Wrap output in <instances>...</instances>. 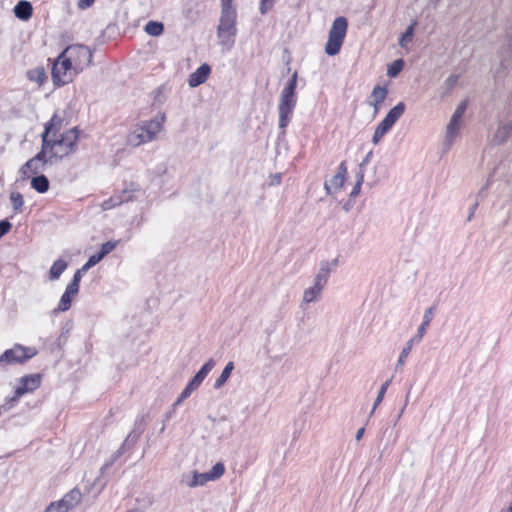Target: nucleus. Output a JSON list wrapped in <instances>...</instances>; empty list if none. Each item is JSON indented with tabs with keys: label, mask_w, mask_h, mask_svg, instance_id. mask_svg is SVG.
<instances>
[{
	"label": "nucleus",
	"mask_w": 512,
	"mask_h": 512,
	"mask_svg": "<svg viewBox=\"0 0 512 512\" xmlns=\"http://www.w3.org/2000/svg\"><path fill=\"white\" fill-rule=\"evenodd\" d=\"M211 72V68L208 64H202L196 71L190 74L188 79V84L190 87H197L204 83L209 74Z\"/></svg>",
	"instance_id": "nucleus-15"
},
{
	"label": "nucleus",
	"mask_w": 512,
	"mask_h": 512,
	"mask_svg": "<svg viewBox=\"0 0 512 512\" xmlns=\"http://www.w3.org/2000/svg\"><path fill=\"white\" fill-rule=\"evenodd\" d=\"M347 174V168L344 163H341L338 172L324 184L325 190L328 194L337 193L344 185Z\"/></svg>",
	"instance_id": "nucleus-13"
},
{
	"label": "nucleus",
	"mask_w": 512,
	"mask_h": 512,
	"mask_svg": "<svg viewBox=\"0 0 512 512\" xmlns=\"http://www.w3.org/2000/svg\"><path fill=\"white\" fill-rule=\"evenodd\" d=\"M403 408H405V406H404ZM403 412H404V409H401V412H400V414H399V417L402 415V413H403Z\"/></svg>",
	"instance_id": "nucleus-51"
},
{
	"label": "nucleus",
	"mask_w": 512,
	"mask_h": 512,
	"mask_svg": "<svg viewBox=\"0 0 512 512\" xmlns=\"http://www.w3.org/2000/svg\"><path fill=\"white\" fill-rule=\"evenodd\" d=\"M274 5V0H261L260 13L266 14Z\"/></svg>",
	"instance_id": "nucleus-41"
},
{
	"label": "nucleus",
	"mask_w": 512,
	"mask_h": 512,
	"mask_svg": "<svg viewBox=\"0 0 512 512\" xmlns=\"http://www.w3.org/2000/svg\"><path fill=\"white\" fill-rule=\"evenodd\" d=\"M221 13H237L233 0H221Z\"/></svg>",
	"instance_id": "nucleus-37"
},
{
	"label": "nucleus",
	"mask_w": 512,
	"mask_h": 512,
	"mask_svg": "<svg viewBox=\"0 0 512 512\" xmlns=\"http://www.w3.org/2000/svg\"><path fill=\"white\" fill-rule=\"evenodd\" d=\"M506 512H512V503L510 504V506L508 507V509L506 510Z\"/></svg>",
	"instance_id": "nucleus-49"
},
{
	"label": "nucleus",
	"mask_w": 512,
	"mask_h": 512,
	"mask_svg": "<svg viewBox=\"0 0 512 512\" xmlns=\"http://www.w3.org/2000/svg\"><path fill=\"white\" fill-rule=\"evenodd\" d=\"M415 342H416V338H414V337L407 341L405 347L402 349V351L399 355V358L397 361V367H402L404 365L408 355L410 354V352L412 350L413 344Z\"/></svg>",
	"instance_id": "nucleus-30"
},
{
	"label": "nucleus",
	"mask_w": 512,
	"mask_h": 512,
	"mask_svg": "<svg viewBox=\"0 0 512 512\" xmlns=\"http://www.w3.org/2000/svg\"><path fill=\"white\" fill-rule=\"evenodd\" d=\"M456 82H457V77L456 76H450L447 79V81H446V83H447L449 88H452L455 85Z\"/></svg>",
	"instance_id": "nucleus-46"
},
{
	"label": "nucleus",
	"mask_w": 512,
	"mask_h": 512,
	"mask_svg": "<svg viewBox=\"0 0 512 512\" xmlns=\"http://www.w3.org/2000/svg\"><path fill=\"white\" fill-rule=\"evenodd\" d=\"M84 272L82 270V268L78 271H76V273L74 274V277H73V280L72 282L68 285V287L76 290V291H79V283H80V280H81V273Z\"/></svg>",
	"instance_id": "nucleus-40"
},
{
	"label": "nucleus",
	"mask_w": 512,
	"mask_h": 512,
	"mask_svg": "<svg viewBox=\"0 0 512 512\" xmlns=\"http://www.w3.org/2000/svg\"><path fill=\"white\" fill-rule=\"evenodd\" d=\"M49 161H51V159H49V156H47V154L44 152V150L42 148L41 151L36 156H34L30 160H28L19 169V174L21 176V179L23 181H25V180L29 179L31 176L37 175L40 171L43 170L44 166Z\"/></svg>",
	"instance_id": "nucleus-10"
},
{
	"label": "nucleus",
	"mask_w": 512,
	"mask_h": 512,
	"mask_svg": "<svg viewBox=\"0 0 512 512\" xmlns=\"http://www.w3.org/2000/svg\"><path fill=\"white\" fill-rule=\"evenodd\" d=\"M10 201L12 203L13 209L16 212H21L22 207L24 205L23 196L20 192L13 191L10 194Z\"/></svg>",
	"instance_id": "nucleus-33"
},
{
	"label": "nucleus",
	"mask_w": 512,
	"mask_h": 512,
	"mask_svg": "<svg viewBox=\"0 0 512 512\" xmlns=\"http://www.w3.org/2000/svg\"><path fill=\"white\" fill-rule=\"evenodd\" d=\"M145 32L151 36H160L163 33L164 26L161 22L149 21L144 28Z\"/></svg>",
	"instance_id": "nucleus-29"
},
{
	"label": "nucleus",
	"mask_w": 512,
	"mask_h": 512,
	"mask_svg": "<svg viewBox=\"0 0 512 512\" xmlns=\"http://www.w3.org/2000/svg\"><path fill=\"white\" fill-rule=\"evenodd\" d=\"M118 241H108L104 243L101 247L100 253L105 257L107 254L112 252L117 246Z\"/></svg>",
	"instance_id": "nucleus-38"
},
{
	"label": "nucleus",
	"mask_w": 512,
	"mask_h": 512,
	"mask_svg": "<svg viewBox=\"0 0 512 512\" xmlns=\"http://www.w3.org/2000/svg\"><path fill=\"white\" fill-rule=\"evenodd\" d=\"M32 5L30 2L21 0L14 7L15 16L21 20H28L32 15Z\"/></svg>",
	"instance_id": "nucleus-20"
},
{
	"label": "nucleus",
	"mask_w": 512,
	"mask_h": 512,
	"mask_svg": "<svg viewBox=\"0 0 512 512\" xmlns=\"http://www.w3.org/2000/svg\"><path fill=\"white\" fill-rule=\"evenodd\" d=\"M94 3V0H79L78 7L81 9H86L90 7Z\"/></svg>",
	"instance_id": "nucleus-45"
},
{
	"label": "nucleus",
	"mask_w": 512,
	"mask_h": 512,
	"mask_svg": "<svg viewBox=\"0 0 512 512\" xmlns=\"http://www.w3.org/2000/svg\"><path fill=\"white\" fill-rule=\"evenodd\" d=\"M31 187L39 193H45L49 189V180L44 175H38L31 179Z\"/></svg>",
	"instance_id": "nucleus-23"
},
{
	"label": "nucleus",
	"mask_w": 512,
	"mask_h": 512,
	"mask_svg": "<svg viewBox=\"0 0 512 512\" xmlns=\"http://www.w3.org/2000/svg\"><path fill=\"white\" fill-rule=\"evenodd\" d=\"M364 433H365V428L364 427H361L360 429H358L357 432H356V435H355L356 440L360 441L362 439Z\"/></svg>",
	"instance_id": "nucleus-47"
},
{
	"label": "nucleus",
	"mask_w": 512,
	"mask_h": 512,
	"mask_svg": "<svg viewBox=\"0 0 512 512\" xmlns=\"http://www.w3.org/2000/svg\"><path fill=\"white\" fill-rule=\"evenodd\" d=\"M390 383H391V380H387V381H385V382L381 385L380 390H379V392H378V395H377V397H376V399H375V402H374V404H373V407H372V410H371V414H372V413H374V411L376 410V408L378 407V405L382 402V400H383V398H384V396H385V393H386V391H387V389H388V387H389Z\"/></svg>",
	"instance_id": "nucleus-34"
},
{
	"label": "nucleus",
	"mask_w": 512,
	"mask_h": 512,
	"mask_svg": "<svg viewBox=\"0 0 512 512\" xmlns=\"http://www.w3.org/2000/svg\"><path fill=\"white\" fill-rule=\"evenodd\" d=\"M462 124L463 120H458L453 117L450 118L445 134V145L447 146V148H450L453 142L455 141L462 127Z\"/></svg>",
	"instance_id": "nucleus-16"
},
{
	"label": "nucleus",
	"mask_w": 512,
	"mask_h": 512,
	"mask_svg": "<svg viewBox=\"0 0 512 512\" xmlns=\"http://www.w3.org/2000/svg\"><path fill=\"white\" fill-rule=\"evenodd\" d=\"M78 291L67 286L64 294L62 295L58 307L55 311L65 312L70 309L72 300L76 297Z\"/></svg>",
	"instance_id": "nucleus-18"
},
{
	"label": "nucleus",
	"mask_w": 512,
	"mask_h": 512,
	"mask_svg": "<svg viewBox=\"0 0 512 512\" xmlns=\"http://www.w3.org/2000/svg\"><path fill=\"white\" fill-rule=\"evenodd\" d=\"M197 389L195 386H193L190 382L187 384V386L184 388V390L179 395L178 399L176 400L174 405H180L186 398H188L191 393Z\"/></svg>",
	"instance_id": "nucleus-36"
},
{
	"label": "nucleus",
	"mask_w": 512,
	"mask_h": 512,
	"mask_svg": "<svg viewBox=\"0 0 512 512\" xmlns=\"http://www.w3.org/2000/svg\"><path fill=\"white\" fill-rule=\"evenodd\" d=\"M370 104L373 106L374 114L376 115L379 112L382 103H377V101L370 100Z\"/></svg>",
	"instance_id": "nucleus-48"
},
{
	"label": "nucleus",
	"mask_w": 512,
	"mask_h": 512,
	"mask_svg": "<svg viewBox=\"0 0 512 512\" xmlns=\"http://www.w3.org/2000/svg\"><path fill=\"white\" fill-rule=\"evenodd\" d=\"M11 228L10 222L7 220L0 221V238L5 235Z\"/></svg>",
	"instance_id": "nucleus-43"
},
{
	"label": "nucleus",
	"mask_w": 512,
	"mask_h": 512,
	"mask_svg": "<svg viewBox=\"0 0 512 512\" xmlns=\"http://www.w3.org/2000/svg\"><path fill=\"white\" fill-rule=\"evenodd\" d=\"M181 483L188 488L204 486L208 483L205 473L193 471L190 475H183Z\"/></svg>",
	"instance_id": "nucleus-17"
},
{
	"label": "nucleus",
	"mask_w": 512,
	"mask_h": 512,
	"mask_svg": "<svg viewBox=\"0 0 512 512\" xmlns=\"http://www.w3.org/2000/svg\"><path fill=\"white\" fill-rule=\"evenodd\" d=\"M388 94V90L385 87L377 85L374 87L371 93V100L377 101V103H383Z\"/></svg>",
	"instance_id": "nucleus-31"
},
{
	"label": "nucleus",
	"mask_w": 512,
	"mask_h": 512,
	"mask_svg": "<svg viewBox=\"0 0 512 512\" xmlns=\"http://www.w3.org/2000/svg\"><path fill=\"white\" fill-rule=\"evenodd\" d=\"M296 86H297V72L295 71L291 78L286 83L285 87L283 88L280 100H279V106H278V112H279V127L281 129H284L287 127V125L290 122L293 110L296 106L297 102V96H296Z\"/></svg>",
	"instance_id": "nucleus-4"
},
{
	"label": "nucleus",
	"mask_w": 512,
	"mask_h": 512,
	"mask_svg": "<svg viewBox=\"0 0 512 512\" xmlns=\"http://www.w3.org/2000/svg\"><path fill=\"white\" fill-rule=\"evenodd\" d=\"M91 62L92 51L87 46L76 44L66 47L53 63V83L63 86L72 82Z\"/></svg>",
	"instance_id": "nucleus-1"
},
{
	"label": "nucleus",
	"mask_w": 512,
	"mask_h": 512,
	"mask_svg": "<svg viewBox=\"0 0 512 512\" xmlns=\"http://www.w3.org/2000/svg\"><path fill=\"white\" fill-rule=\"evenodd\" d=\"M432 319H433V308L431 307L425 311L424 316H423V322L419 326L416 336H414V338H416V343H419L422 340V338L424 337V335L427 332V329H428Z\"/></svg>",
	"instance_id": "nucleus-22"
},
{
	"label": "nucleus",
	"mask_w": 512,
	"mask_h": 512,
	"mask_svg": "<svg viewBox=\"0 0 512 512\" xmlns=\"http://www.w3.org/2000/svg\"><path fill=\"white\" fill-rule=\"evenodd\" d=\"M80 498L81 493L77 490H72L58 502L51 503L45 512H68L80 501Z\"/></svg>",
	"instance_id": "nucleus-11"
},
{
	"label": "nucleus",
	"mask_w": 512,
	"mask_h": 512,
	"mask_svg": "<svg viewBox=\"0 0 512 512\" xmlns=\"http://www.w3.org/2000/svg\"><path fill=\"white\" fill-rule=\"evenodd\" d=\"M512 135V122L501 125L498 127L493 135L492 141L495 144L504 143Z\"/></svg>",
	"instance_id": "nucleus-21"
},
{
	"label": "nucleus",
	"mask_w": 512,
	"mask_h": 512,
	"mask_svg": "<svg viewBox=\"0 0 512 512\" xmlns=\"http://www.w3.org/2000/svg\"><path fill=\"white\" fill-rule=\"evenodd\" d=\"M281 178H282L281 173H275V174L270 175L269 185L270 186L279 185L281 183Z\"/></svg>",
	"instance_id": "nucleus-44"
},
{
	"label": "nucleus",
	"mask_w": 512,
	"mask_h": 512,
	"mask_svg": "<svg viewBox=\"0 0 512 512\" xmlns=\"http://www.w3.org/2000/svg\"><path fill=\"white\" fill-rule=\"evenodd\" d=\"M417 25V22H413L405 31V33L402 34V36L399 39V45L402 48H405L408 50V44L412 42L414 37V27Z\"/></svg>",
	"instance_id": "nucleus-28"
},
{
	"label": "nucleus",
	"mask_w": 512,
	"mask_h": 512,
	"mask_svg": "<svg viewBox=\"0 0 512 512\" xmlns=\"http://www.w3.org/2000/svg\"><path fill=\"white\" fill-rule=\"evenodd\" d=\"M330 271H331V267H330L329 262H324L321 264L320 271L318 272V274L316 275V277L314 279L313 286L307 288L303 292V297H302L303 304H306V305L310 304L312 302L317 301L320 298L321 293L327 283Z\"/></svg>",
	"instance_id": "nucleus-7"
},
{
	"label": "nucleus",
	"mask_w": 512,
	"mask_h": 512,
	"mask_svg": "<svg viewBox=\"0 0 512 512\" xmlns=\"http://www.w3.org/2000/svg\"><path fill=\"white\" fill-rule=\"evenodd\" d=\"M336 264H337V260H334V261L332 262V265H334V266H335Z\"/></svg>",
	"instance_id": "nucleus-52"
},
{
	"label": "nucleus",
	"mask_w": 512,
	"mask_h": 512,
	"mask_svg": "<svg viewBox=\"0 0 512 512\" xmlns=\"http://www.w3.org/2000/svg\"><path fill=\"white\" fill-rule=\"evenodd\" d=\"M54 121L55 118H52L50 123L46 125L45 131L42 134V148L51 160L53 158L62 159L75 152L79 137L76 128H71L60 136H56Z\"/></svg>",
	"instance_id": "nucleus-2"
},
{
	"label": "nucleus",
	"mask_w": 512,
	"mask_h": 512,
	"mask_svg": "<svg viewBox=\"0 0 512 512\" xmlns=\"http://www.w3.org/2000/svg\"><path fill=\"white\" fill-rule=\"evenodd\" d=\"M405 104L399 102L387 113L386 117L378 124L372 137V143L377 145L385 134L394 126V124L404 114Z\"/></svg>",
	"instance_id": "nucleus-8"
},
{
	"label": "nucleus",
	"mask_w": 512,
	"mask_h": 512,
	"mask_svg": "<svg viewBox=\"0 0 512 512\" xmlns=\"http://www.w3.org/2000/svg\"><path fill=\"white\" fill-rule=\"evenodd\" d=\"M368 158H369V155L365 158V160L363 161V163L361 165H364L368 162Z\"/></svg>",
	"instance_id": "nucleus-50"
},
{
	"label": "nucleus",
	"mask_w": 512,
	"mask_h": 512,
	"mask_svg": "<svg viewBox=\"0 0 512 512\" xmlns=\"http://www.w3.org/2000/svg\"><path fill=\"white\" fill-rule=\"evenodd\" d=\"M404 64L405 63L403 59L395 60L388 66L387 75L391 78L396 77L402 71Z\"/></svg>",
	"instance_id": "nucleus-32"
},
{
	"label": "nucleus",
	"mask_w": 512,
	"mask_h": 512,
	"mask_svg": "<svg viewBox=\"0 0 512 512\" xmlns=\"http://www.w3.org/2000/svg\"><path fill=\"white\" fill-rule=\"evenodd\" d=\"M363 183V175L361 174L353 190L351 191V197H356L360 193L361 185Z\"/></svg>",
	"instance_id": "nucleus-42"
},
{
	"label": "nucleus",
	"mask_w": 512,
	"mask_h": 512,
	"mask_svg": "<svg viewBox=\"0 0 512 512\" xmlns=\"http://www.w3.org/2000/svg\"><path fill=\"white\" fill-rule=\"evenodd\" d=\"M166 116L158 113L150 120H143L132 126L127 135V144L132 147H139L143 144L158 140L164 132Z\"/></svg>",
	"instance_id": "nucleus-3"
},
{
	"label": "nucleus",
	"mask_w": 512,
	"mask_h": 512,
	"mask_svg": "<svg viewBox=\"0 0 512 512\" xmlns=\"http://www.w3.org/2000/svg\"><path fill=\"white\" fill-rule=\"evenodd\" d=\"M237 13H221L217 27L218 43L226 50L232 49L237 35Z\"/></svg>",
	"instance_id": "nucleus-5"
},
{
	"label": "nucleus",
	"mask_w": 512,
	"mask_h": 512,
	"mask_svg": "<svg viewBox=\"0 0 512 512\" xmlns=\"http://www.w3.org/2000/svg\"><path fill=\"white\" fill-rule=\"evenodd\" d=\"M215 362L213 359L208 360L202 368L196 373L190 383L198 388L208 373L214 368Z\"/></svg>",
	"instance_id": "nucleus-19"
},
{
	"label": "nucleus",
	"mask_w": 512,
	"mask_h": 512,
	"mask_svg": "<svg viewBox=\"0 0 512 512\" xmlns=\"http://www.w3.org/2000/svg\"><path fill=\"white\" fill-rule=\"evenodd\" d=\"M37 353V349L34 347L16 344L0 356V365L21 364L33 358Z\"/></svg>",
	"instance_id": "nucleus-9"
},
{
	"label": "nucleus",
	"mask_w": 512,
	"mask_h": 512,
	"mask_svg": "<svg viewBox=\"0 0 512 512\" xmlns=\"http://www.w3.org/2000/svg\"><path fill=\"white\" fill-rule=\"evenodd\" d=\"M27 77L30 81L36 82L38 85H42L47 76L43 68L37 67L27 72Z\"/></svg>",
	"instance_id": "nucleus-26"
},
{
	"label": "nucleus",
	"mask_w": 512,
	"mask_h": 512,
	"mask_svg": "<svg viewBox=\"0 0 512 512\" xmlns=\"http://www.w3.org/2000/svg\"><path fill=\"white\" fill-rule=\"evenodd\" d=\"M233 369H234V363L228 362L227 365L225 366L224 370L222 371L221 375L215 381L214 387L216 389L221 388L226 383V381L229 379Z\"/></svg>",
	"instance_id": "nucleus-27"
},
{
	"label": "nucleus",
	"mask_w": 512,
	"mask_h": 512,
	"mask_svg": "<svg viewBox=\"0 0 512 512\" xmlns=\"http://www.w3.org/2000/svg\"><path fill=\"white\" fill-rule=\"evenodd\" d=\"M66 268H67V262L65 260H63V259L56 260L50 268L49 278L51 280L58 279L61 276V274L65 271Z\"/></svg>",
	"instance_id": "nucleus-24"
},
{
	"label": "nucleus",
	"mask_w": 512,
	"mask_h": 512,
	"mask_svg": "<svg viewBox=\"0 0 512 512\" xmlns=\"http://www.w3.org/2000/svg\"><path fill=\"white\" fill-rule=\"evenodd\" d=\"M225 466L222 462H217L210 471L205 472L208 482L216 481L225 474Z\"/></svg>",
	"instance_id": "nucleus-25"
},
{
	"label": "nucleus",
	"mask_w": 512,
	"mask_h": 512,
	"mask_svg": "<svg viewBox=\"0 0 512 512\" xmlns=\"http://www.w3.org/2000/svg\"><path fill=\"white\" fill-rule=\"evenodd\" d=\"M348 28L345 17H337L329 30L328 41L325 45V53L329 56L337 55L343 45Z\"/></svg>",
	"instance_id": "nucleus-6"
},
{
	"label": "nucleus",
	"mask_w": 512,
	"mask_h": 512,
	"mask_svg": "<svg viewBox=\"0 0 512 512\" xmlns=\"http://www.w3.org/2000/svg\"><path fill=\"white\" fill-rule=\"evenodd\" d=\"M137 191H139L138 188H133L130 190L126 189L123 191V193L121 195L112 196L110 199L104 201L102 203V208L104 210H109L116 206H119L123 202H127V201L131 200L133 198V193L137 192Z\"/></svg>",
	"instance_id": "nucleus-14"
},
{
	"label": "nucleus",
	"mask_w": 512,
	"mask_h": 512,
	"mask_svg": "<svg viewBox=\"0 0 512 512\" xmlns=\"http://www.w3.org/2000/svg\"><path fill=\"white\" fill-rule=\"evenodd\" d=\"M41 384L40 374H31L22 377L19 380V385L15 389V397L19 398L26 393L35 391Z\"/></svg>",
	"instance_id": "nucleus-12"
},
{
	"label": "nucleus",
	"mask_w": 512,
	"mask_h": 512,
	"mask_svg": "<svg viewBox=\"0 0 512 512\" xmlns=\"http://www.w3.org/2000/svg\"><path fill=\"white\" fill-rule=\"evenodd\" d=\"M103 258L104 256L100 252L90 256L88 261L82 266V270L84 272L88 271L90 268L99 263Z\"/></svg>",
	"instance_id": "nucleus-35"
},
{
	"label": "nucleus",
	"mask_w": 512,
	"mask_h": 512,
	"mask_svg": "<svg viewBox=\"0 0 512 512\" xmlns=\"http://www.w3.org/2000/svg\"><path fill=\"white\" fill-rule=\"evenodd\" d=\"M465 111H466V102H461L458 105V107L455 109V111H454V113L452 114L451 117H453L455 119H458V120H462Z\"/></svg>",
	"instance_id": "nucleus-39"
}]
</instances>
